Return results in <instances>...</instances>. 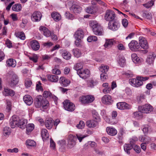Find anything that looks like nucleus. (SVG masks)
Instances as JSON below:
<instances>
[{"label":"nucleus","mask_w":156,"mask_h":156,"mask_svg":"<svg viewBox=\"0 0 156 156\" xmlns=\"http://www.w3.org/2000/svg\"><path fill=\"white\" fill-rule=\"evenodd\" d=\"M35 106L37 108L42 107L43 109H47L49 105L48 101L44 99L41 95L37 96L34 101Z\"/></svg>","instance_id":"nucleus-1"},{"label":"nucleus","mask_w":156,"mask_h":156,"mask_svg":"<svg viewBox=\"0 0 156 156\" xmlns=\"http://www.w3.org/2000/svg\"><path fill=\"white\" fill-rule=\"evenodd\" d=\"M76 136L73 134H70L68 136L67 146L69 148H72L75 145L77 138L80 142H81L85 137V136L81 135L76 134Z\"/></svg>","instance_id":"nucleus-2"},{"label":"nucleus","mask_w":156,"mask_h":156,"mask_svg":"<svg viewBox=\"0 0 156 156\" xmlns=\"http://www.w3.org/2000/svg\"><path fill=\"white\" fill-rule=\"evenodd\" d=\"M90 26L92 28L94 34L96 35H103V29L100 25L94 21H91L90 23Z\"/></svg>","instance_id":"nucleus-3"},{"label":"nucleus","mask_w":156,"mask_h":156,"mask_svg":"<svg viewBox=\"0 0 156 156\" xmlns=\"http://www.w3.org/2000/svg\"><path fill=\"white\" fill-rule=\"evenodd\" d=\"M19 81L18 76L16 74L12 73L10 74V79L8 81V83L10 87L14 88L18 84Z\"/></svg>","instance_id":"nucleus-4"},{"label":"nucleus","mask_w":156,"mask_h":156,"mask_svg":"<svg viewBox=\"0 0 156 156\" xmlns=\"http://www.w3.org/2000/svg\"><path fill=\"white\" fill-rule=\"evenodd\" d=\"M139 111L144 113H148L153 111V108L152 106L149 104H146L138 108Z\"/></svg>","instance_id":"nucleus-5"},{"label":"nucleus","mask_w":156,"mask_h":156,"mask_svg":"<svg viewBox=\"0 0 156 156\" xmlns=\"http://www.w3.org/2000/svg\"><path fill=\"white\" fill-rule=\"evenodd\" d=\"M94 100L93 95H87L82 96L80 97V100L83 104H87L92 102Z\"/></svg>","instance_id":"nucleus-6"},{"label":"nucleus","mask_w":156,"mask_h":156,"mask_svg":"<svg viewBox=\"0 0 156 156\" xmlns=\"http://www.w3.org/2000/svg\"><path fill=\"white\" fill-rule=\"evenodd\" d=\"M115 17L114 12L110 10H107L104 16L105 19L108 21H113Z\"/></svg>","instance_id":"nucleus-7"},{"label":"nucleus","mask_w":156,"mask_h":156,"mask_svg":"<svg viewBox=\"0 0 156 156\" xmlns=\"http://www.w3.org/2000/svg\"><path fill=\"white\" fill-rule=\"evenodd\" d=\"M63 103L65 109L69 111L72 112L75 109V105L73 103L68 100H65Z\"/></svg>","instance_id":"nucleus-8"},{"label":"nucleus","mask_w":156,"mask_h":156,"mask_svg":"<svg viewBox=\"0 0 156 156\" xmlns=\"http://www.w3.org/2000/svg\"><path fill=\"white\" fill-rule=\"evenodd\" d=\"M139 76L136 77V78L130 79L129 82L132 86L136 87H139L143 84V82L140 80Z\"/></svg>","instance_id":"nucleus-9"},{"label":"nucleus","mask_w":156,"mask_h":156,"mask_svg":"<svg viewBox=\"0 0 156 156\" xmlns=\"http://www.w3.org/2000/svg\"><path fill=\"white\" fill-rule=\"evenodd\" d=\"M94 119L92 120L87 121L86 122V126L90 128L94 127L96 126L98 122L100 120V118L98 116H93Z\"/></svg>","instance_id":"nucleus-10"},{"label":"nucleus","mask_w":156,"mask_h":156,"mask_svg":"<svg viewBox=\"0 0 156 156\" xmlns=\"http://www.w3.org/2000/svg\"><path fill=\"white\" fill-rule=\"evenodd\" d=\"M77 74L81 78L86 79L89 76L90 72L88 69H83L81 70L78 71Z\"/></svg>","instance_id":"nucleus-11"},{"label":"nucleus","mask_w":156,"mask_h":156,"mask_svg":"<svg viewBox=\"0 0 156 156\" xmlns=\"http://www.w3.org/2000/svg\"><path fill=\"white\" fill-rule=\"evenodd\" d=\"M128 46L129 49L133 51H136L140 48V45L137 41L135 40H132L129 43Z\"/></svg>","instance_id":"nucleus-12"},{"label":"nucleus","mask_w":156,"mask_h":156,"mask_svg":"<svg viewBox=\"0 0 156 156\" xmlns=\"http://www.w3.org/2000/svg\"><path fill=\"white\" fill-rule=\"evenodd\" d=\"M117 108L120 110H126L130 109L131 108V105L125 102H119L117 104Z\"/></svg>","instance_id":"nucleus-13"},{"label":"nucleus","mask_w":156,"mask_h":156,"mask_svg":"<svg viewBox=\"0 0 156 156\" xmlns=\"http://www.w3.org/2000/svg\"><path fill=\"white\" fill-rule=\"evenodd\" d=\"M41 17V13L39 11H36L32 14L31 19L33 21L37 22L40 20Z\"/></svg>","instance_id":"nucleus-14"},{"label":"nucleus","mask_w":156,"mask_h":156,"mask_svg":"<svg viewBox=\"0 0 156 156\" xmlns=\"http://www.w3.org/2000/svg\"><path fill=\"white\" fill-rule=\"evenodd\" d=\"M139 45L140 47L145 49H147L148 48V45L146 39L142 37H140L139 38Z\"/></svg>","instance_id":"nucleus-15"},{"label":"nucleus","mask_w":156,"mask_h":156,"mask_svg":"<svg viewBox=\"0 0 156 156\" xmlns=\"http://www.w3.org/2000/svg\"><path fill=\"white\" fill-rule=\"evenodd\" d=\"M156 57V55L152 53L147 55L146 59V63L149 65H153L154 60Z\"/></svg>","instance_id":"nucleus-16"},{"label":"nucleus","mask_w":156,"mask_h":156,"mask_svg":"<svg viewBox=\"0 0 156 156\" xmlns=\"http://www.w3.org/2000/svg\"><path fill=\"white\" fill-rule=\"evenodd\" d=\"M63 58L66 60H69L71 57V55L70 52L65 49H61L59 51Z\"/></svg>","instance_id":"nucleus-17"},{"label":"nucleus","mask_w":156,"mask_h":156,"mask_svg":"<svg viewBox=\"0 0 156 156\" xmlns=\"http://www.w3.org/2000/svg\"><path fill=\"white\" fill-rule=\"evenodd\" d=\"M101 101L104 104L110 105L112 103L113 100L111 96L106 94L102 98Z\"/></svg>","instance_id":"nucleus-18"},{"label":"nucleus","mask_w":156,"mask_h":156,"mask_svg":"<svg viewBox=\"0 0 156 156\" xmlns=\"http://www.w3.org/2000/svg\"><path fill=\"white\" fill-rule=\"evenodd\" d=\"M18 127L20 128L23 129L25 128L27 123V120L23 118H20L18 117Z\"/></svg>","instance_id":"nucleus-19"},{"label":"nucleus","mask_w":156,"mask_h":156,"mask_svg":"<svg viewBox=\"0 0 156 156\" xmlns=\"http://www.w3.org/2000/svg\"><path fill=\"white\" fill-rule=\"evenodd\" d=\"M119 27L118 23L115 21H110L108 24V28L113 31L117 30Z\"/></svg>","instance_id":"nucleus-20"},{"label":"nucleus","mask_w":156,"mask_h":156,"mask_svg":"<svg viewBox=\"0 0 156 156\" xmlns=\"http://www.w3.org/2000/svg\"><path fill=\"white\" fill-rule=\"evenodd\" d=\"M82 8L79 5L73 4L70 8V10L75 13H79L82 11Z\"/></svg>","instance_id":"nucleus-21"},{"label":"nucleus","mask_w":156,"mask_h":156,"mask_svg":"<svg viewBox=\"0 0 156 156\" xmlns=\"http://www.w3.org/2000/svg\"><path fill=\"white\" fill-rule=\"evenodd\" d=\"M39 30L46 37H49L51 33L48 29L45 27L41 26L39 27Z\"/></svg>","instance_id":"nucleus-22"},{"label":"nucleus","mask_w":156,"mask_h":156,"mask_svg":"<svg viewBox=\"0 0 156 156\" xmlns=\"http://www.w3.org/2000/svg\"><path fill=\"white\" fill-rule=\"evenodd\" d=\"M30 45L32 49L34 51L38 50L40 48V44L36 40H32L30 42Z\"/></svg>","instance_id":"nucleus-23"},{"label":"nucleus","mask_w":156,"mask_h":156,"mask_svg":"<svg viewBox=\"0 0 156 156\" xmlns=\"http://www.w3.org/2000/svg\"><path fill=\"white\" fill-rule=\"evenodd\" d=\"M139 140L144 142L146 144H148L151 142V139L150 137L145 135L140 136L139 137Z\"/></svg>","instance_id":"nucleus-24"},{"label":"nucleus","mask_w":156,"mask_h":156,"mask_svg":"<svg viewBox=\"0 0 156 156\" xmlns=\"http://www.w3.org/2000/svg\"><path fill=\"white\" fill-rule=\"evenodd\" d=\"M18 117H15L13 116L10 120L9 124L12 128H14L16 126L18 127Z\"/></svg>","instance_id":"nucleus-25"},{"label":"nucleus","mask_w":156,"mask_h":156,"mask_svg":"<svg viewBox=\"0 0 156 156\" xmlns=\"http://www.w3.org/2000/svg\"><path fill=\"white\" fill-rule=\"evenodd\" d=\"M23 99L25 103L28 105H31L33 101L32 98L28 95H25L23 97Z\"/></svg>","instance_id":"nucleus-26"},{"label":"nucleus","mask_w":156,"mask_h":156,"mask_svg":"<svg viewBox=\"0 0 156 156\" xmlns=\"http://www.w3.org/2000/svg\"><path fill=\"white\" fill-rule=\"evenodd\" d=\"M54 120L51 118L47 119L45 122V125L48 129H51L53 125Z\"/></svg>","instance_id":"nucleus-27"},{"label":"nucleus","mask_w":156,"mask_h":156,"mask_svg":"<svg viewBox=\"0 0 156 156\" xmlns=\"http://www.w3.org/2000/svg\"><path fill=\"white\" fill-rule=\"evenodd\" d=\"M2 93L3 95L5 96H12L15 94L14 92L12 90L8 88H4Z\"/></svg>","instance_id":"nucleus-28"},{"label":"nucleus","mask_w":156,"mask_h":156,"mask_svg":"<svg viewBox=\"0 0 156 156\" xmlns=\"http://www.w3.org/2000/svg\"><path fill=\"white\" fill-rule=\"evenodd\" d=\"M59 82L64 87L67 86L70 83V81L69 80L63 76L60 77L59 79Z\"/></svg>","instance_id":"nucleus-29"},{"label":"nucleus","mask_w":156,"mask_h":156,"mask_svg":"<svg viewBox=\"0 0 156 156\" xmlns=\"http://www.w3.org/2000/svg\"><path fill=\"white\" fill-rule=\"evenodd\" d=\"M116 41L114 39H107L106 40V41L104 46L105 48H109L114 44H115Z\"/></svg>","instance_id":"nucleus-30"},{"label":"nucleus","mask_w":156,"mask_h":156,"mask_svg":"<svg viewBox=\"0 0 156 156\" xmlns=\"http://www.w3.org/2000/svg\"><path fill=\"white\" fill-rule=\"evenodd\" d=\"M106 131L109 135L112 136L115 135L117 133L116 130L115 128L111 127H108L106 129Z\"/></svg>","instance_id":"nucleus-31"},{"label":"nucleus","mask_w":156,"mask_h":156,"mask_svg":"<svg viewBox=\"0 0 156 156\" xmlns=\"http://www.w3.org/2000/svg\"><path fill=\"white\" fill-rule=\"evenodd\" d=\"M51 15L54 21L56 22L60 20L61 19V15L58 12H54L51 13Z\"/></svg>","instance_id":"nucleus-32"},{"label":"nucleus","mask_w":156,"mask_h":156,"mask_svg":"<svg viewBox=\"0 0 156 156\" xmlns=\"http://www.w3.org/2000/svg\"><path fill=\"white\" fill-rule=\"evenodd\" d=\"M43 96L45 98H52L54 100H56L57 99V98L52 94L49 91H45L43 94Z\"/></svg>","instance_id":"nucleus-33"},{"label":"nucleus","mask_w":156,"mask_h":156,"mask_svg":"<svg viewBox=\"0 0 156 156\" xmlns=\"http://www.w3.org/2000/svg\"><path fill=\"white\" fill-rule=\"evenodd\" d=\"M84 32L81 29H78L75 33L74 36L75 38L82 39L84 37Z\"/></svg>","instance_id":"nucleus-34"},{"label":"nucleus","mask_w":156,"mask_h":156,"mask_svg":"<svg viewBox=\"0 0 156 156\" xmlns=\"http://www.w3.org/2000/svg\"><path fill=\"white\" fill-rule=\"evenodd\" d=\"M47 76L48 80L51 82H56L58 80V77L57 75L49 74Z\"/></svg>","instance_id":"nucleus-35"},{"label":"nucleus","mask_w":156,"mask_h":156,"mask_svg":"<svg viewBox=\"0 0 156 156\" xmlns=\"http://www.w3.org/2000/svg\"><path fill=\"white\" fill-rule=\"evenodd\" d=\"M6 64L9 67H14L16 66V61L13 59L9 58L6 61Z\"/></svg>","instance_id":"nucleus-36"},{"label":"nucleus","mask_w":156,"mask_h":156,"mask_svg":"<svg viewBox=\"0 0 156 156\" xmlns=\"http://www.w3.org/2000/svg\"><path fill=\"white\" fill-rule=\"evenodd\" d=\"M131 58L133 61L135 63H140L141 60L136 54H133L131 55Z\"/></svg>","instance_id":"nucleus-37"},{"label":"nucleus","mask_w":156,"mask_h":156,"mask_svg":"<svg viewBox=\"0 0 156 156\" xmlns=\"http://www.w3.org/2000/svg\"><path fill=\"white\" fill-rule=\"evenodd\" d=\"M109 67L108 66H105L103 64L101 65L99 67L100 71L102 72V73H106L108 71Z\"/></svg>","instance_id":"nucleus-38"},{"label":"nucleus","mask_w":156,"mask_h":156,"mask_svg":"<svg viewBox=\"0 0 156 156\" xmlns=\"http://www.w3.org/2000/svg\"><path fill=\"white\" fill-rule=\"evenodd\" d=\"M41 136L43 140L46 139V138L48 137V132L47 130L46 129H42L41 130Z\"/></svg>","instance_id":"nucleus-39"},{"label":"nucleus","mask_w":156,"mask_h":156,"mask_svg":"<svg viewBox=\"0 0 156 156\" xmlns=\"http://www.w3.org/2000/svg\"><path fill=\"white\" fill-rule=\"evenodd\" d=\"M133 147L130 144H125L124 146L125 151L128 154H129L130 153L129 151Z\"/></svg>","instance_id":"nucleus-40"},{"label":"nucleus","mask_w":156,"mask_h":156,"mask_svg":"<svg viewBox=\"0 0 156 156\" xmlns=\"http://www.w3.org/2000/svg\"><path fill=\"white\" fill-rule=\"evenodd\" d=\"M83 65L82 62L78 63L76 64L74 67V69L77 71V73L78 71L81 70L83 69Z\"/></svg>","instance_id":"nucleus-41"},{"label":"nucleus","mask_w":156,"mask_h":156,"mask_svg":"<svg viewBox=\"0 0 156 156\" xmlns=\"http://www.w3.org/2000/svg\"><path fill=\"white\" fill-rule=\"evenodd\" d=\"M12 9L15 11H20L21 9V5L20 4H16L12 6Z\"/></svg>","instance_id":"nucleus-42"},{"label":"nucleus","mask_w":156,"mask_h":156,"mask_svg":"<svg viewBox=\"0 0 156 156\" xmlns=\"http://www.w3.org/2000/svg\"><path fill=\"white\" fill-rule=\"evenodd\" d=\"M26 126V133L28 134L33 130L34 128V125L33 124H29Z\"/></svg>","instance_id":"nucleus-43"},{"label":"nucleus","mask_w":156,"mask_h":156,"mask_svg":"<svg viewBox=\"0 0 156 156\" xmlns=\"http://www.w3.org/2000/svg\"><path fill=\"white\" fill-rule=\"evenodd\" d=\"M142 112L140 111L133 113L134 117L137 119H140L143 117Z\"/></svg>","instance_id":"nucleus-44"},{"label":"nucleus","mask_w":156,"mask_h":156,"mask_svg":"<svg viewBox=\"0 0 156 156\" xmlns=\"http://www.w3.org/2000/svg\"><path fill=\"white\" fill-rule=\"evenodd\" d=\"M72 51L73 54L75 57L77 58H78L81 55V52L78 49H73Z\"/></svg>","instance_id":"nucleus-45"},{"label":"nucleus","mask_w":156,"mask_h":156,"mask_svg":"<svg viewBox=\"0 0 156 156\" xmlns=\"http://www.w3.org/2000/svg\"><path fill=\"white\" fill-rule=\"evenodd\" d=\"M16 36L21 40H24L25 39V37L24 33L23 32H18L16 34H15Z\"/></svg>","instance_id":"nucleus-46"},{"label":"nucleus","mask_w":156,"mask_h":156,"mask_svg":"<svg viewBox=\"0 0 156 156\" xmlns=\"http://www.w3.org/2000/svg\"><path fill=\"white\" fill-rule=\"evenodd\" d=\"M138 140V138L136 136H133L130 139V144H131L133 147H134L136 141Z\"/></svg>","instance_id":"nucleus-47"},{"label":"nucleus","mask_w":156,"mask_h":156,"mask_svg":"<svg viewBox=\"0 0 156 156\" xmlns=\"http://www.w3.org/2000/svg\"><path fill=\"white\" fill-rule=\"evenodd\" d=\"M119 63L122 67H123L125 65V59L124 57H122L119 58Z\"/></svg>","instance_id":"nucleus-48"},{"label":"nucleus","mask_w":156,"mask_h":156,"mask_svg":"<svg viewBox=\"0 0 156 156\" xmlns=\"http://www.w3.org/2000/svg\"><path fill=\"white\" fill-rule=\"evenodd\" d=\"M154 0H151L150 2L148 3L144 4L143 5L147 8H149L152 6L154 4Z\"/></svg>","instance_id":"nucleus-49"},{"label":"nucleus","mask_w":156,"mask_h":156,"mask_svg":"<svg viewBox=\"0 0 156 156\" xmlns=\"http://www.w3.org/2000/svg\"><path fill=\"white\" fill-rule=\"evenodd\" d=\"M26 143L27 145L30 146H34L36 145V142L33 140H27Z\"/></svg>","instance_id":"nucleus-50"},{"label":"nucleus","mask_w":156,"mask_h":156,"mask_svg":"<svg viewBox=\"0 0 156 156\" xmlns=\"http://www.w3.org/2000/svg\"><path fill=\"white\" fill-rule=\"evenodd\" d=\"M98 83L97 81L96 80H91L89 81L88 83L89 86L93 87L94 86L96 85Z\"/></svg>","instance_id":"nucleus-51"},{"label":"nucleus","mask_w":156,"mask_h":156,"mask_svg":"<svg viewBox=\"0 0 156 156\" xmlns=\"http://www.w3.org/2000/svg\"><path fill=\"white\" fill-rule=\"evenodd\" d=\"M3 133L5 136L9 135L10 133L9 128L8 127H5L3 129Z\"/></svg>","instance_id":"nucleus-52"},{"label":"nucleus","mask_w":156,"mask_h":156,"mask_svg":"<svg viewBox=\"0 0 156 156\" xmlns=\"http://www.w3.org/2000/svg\"><path fill=\"white\" fill-rule=\"evenodd\" d=\"M27 22L28 21L26 19H22V22L20 25V27L22 28H24Z\"/></svg>","instance_id":"nucleus-53"},{"label":"nucleus","mask_w":156,"mask_h":156,"mask_svg":"<svg viewBox=\"0 0 156 156\" xmlns=\"http://www.w3.org/2000/svg\"><path fill=\"white\" fill-rule=\"evenodd\" d=\"M97 40V38L95 36H91L88 37L87 41L89 42H91L92 41H96Z\"/></svg>","instance_id":"nucleus-54"},{"label":"nucleus","mask_w":156,"mask_h":156,"mask_svg":"<svg viewBox=\"0 0 156 156\" xmlns=\"http://www.w3.org/2000/svg\"><path fill=\"white\" fill-rule=\"evenodd\" d=\"M85 125L84 122L83 121H80L79 124L76 125V126L78 129H82L84 127Z\"/></svg>","instance_id":"nucleus-55"},{"label":"nucleus","mask_w":156,"mask_h":156,"mask_svg":"<svg viewBox=\"0 0 156 156\" xmlns=\"http://www.w3.org/2000/svg\"><path fill=\"white\" fill-rule=\"evenodd\" d=\"M93 8V7L92 6L87 7L86 9V11L88 13L92 14L94 12Z\"/></svg>","instance_id":"nucleus-56"},{"label":"nucleus","mask_w":156,"mask_h":156,"mask_svg":"<svg viewBox=\"0 0 156 156\" xmlns=\"http://www.w3.org/2000/svg\"><path fill=\"white\" fill-rule=\"evenodd\" d=\"M145 99V96L143 94H141L140 96H138L137 98V100L139 103L142 101V100Z\"/></svg>","instance_id":"nucleus-57"},{"label":"nucleus","mask_w":156,"mask_h":156,"mask_svg":"<svg viewBox=\"0 0 156 156\" xmlns=\"http://www.w3.org/2000/svg\"><path fill=\"white\" fill-rule=\"evenodd\" d=\"M76 41H75V44L78 47H80L81 46V39L79 38H75Z\"/></svg>","instance_id":"nucleus-58"},{"label":"nucleus","mask_w":156,"mask_h":156,"mask_svg":"<svg viewBox=\"0 0 156 156\" xmlns=\"http://www.w3.org/2000/svg\"><path fill=\"white\" fill-rule=\"evenodd\" d=\"M29 59L34 62H36L37 61L38 57L37 55H34L30 57Z\"/></svg>","instance_id":"nucleus-59"},{"label":"nucleus","mask_w":156,"mask_h":156,"mask_svg":"<svg viewBox=\"0 0 156 156\" xmlns=\"http://www.w3.org/2000/svg\"><path fill=\"white\" fill-rule=\"evenodd\" d=\"M125 133L123 129H121L119 132V136L118 138L119 139L122 140Z\"/></svg>","instance_id":"nucleus-60"},{"label":"nucleus","mask_w":156,"mask_h":156,"mask_svg":"<svg viewBox=\"0 0 156 156\" xmlns=\"http://www.w3.org/2000/svg\"><path fill=\"white\" fill-rule=\"evenodd\" d=\"M100 77L101 80L104 81L108 78V76L106 73H102L101 74Z\"/></svg>","instance_id":"nucleus-61"},{"label":"nucleus","mask_w":156,"mask_h":156,"mask_svg":"<svg viewBox=\"0 0 156 156\" xmlns=\"http://www.w3.org/2000/svg\"><path fill=\"white\" fill-rule=\"evenodd\" d=\"M65 16H66V18L72 20L73 18V15L69 13V12H66L65 14Z\"/></svg>","instance_id":"nucleus-62"},{"label":"nucleus","mask_w":156,"mask_h":156,"mask_svg":"<svg viewBox=\"0 0 156 156\" xmlns=\"http://www.w3.org/2000/svg\"><path fill=\"white\" fill-rule=\"evenodd\" d=\"M6 101L7 105L6 108L8 110V111H10L11 109V102L9 100L7 99L6 100Z\"/></svg>","instance_id":"nucleus-63"},{"label":"nucleus","mask_w":156,"mask_h":156,"mask_svg":"<svg viewBox=\"0 0 156 156\" xmlns=\"http://www.w3.org/2000/svg\"><path fill=\"white\" fill-rule=\"evenodd\" d=\"M32 83L30 80H27L25 81V86L26 87H30L32 84Z\"/></svg>","instance_id":"nucleus-64"}]
</instances>
